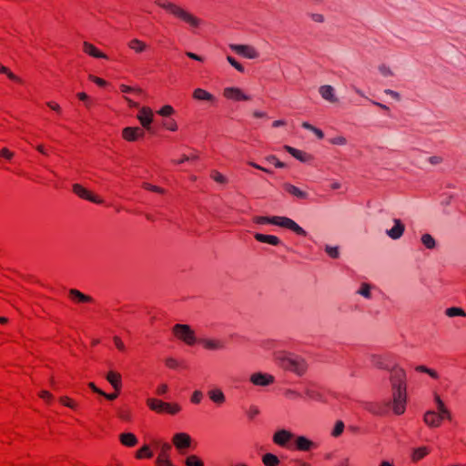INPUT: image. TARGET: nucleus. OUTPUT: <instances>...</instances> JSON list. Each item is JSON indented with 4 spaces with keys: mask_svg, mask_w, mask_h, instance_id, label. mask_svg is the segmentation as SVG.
Here are the masks:
<instances>
[{
    "mask_svg": "<svg viewBox=\"0 0 466 466\" xmlns=\"http://www.w3.org/2000/svg\"><path fill=\"white\" fill-rule=\"evenodd\" d=\"M392 411L396 415H401L406 410L408 401L407 374L404 369L395 366L392 368L390 377Z\"/></svg>",
    "mask_w": 466,
    "mask_h": 466,
    "instance_id": "nucleus-1",
    "label": "nucleus"
},
{
    "mask_svg": "<svg viewBox=\"0 0 466 466\" xmlns=\"http://www.w3.org/2000/svg\"><path fill=\"white\" fill-rule=\"evenodd\" d=\"M156 3L168 14L187 25L194 33L198 32L204 25L203 19L177 4L166 0H157Z\"/></svg>",
    "mask_w": 466,
    "mask_h": 466,
    "instance_id": "nucleus-2",
    "label": "nucleus"
},
{
    "mask_svg": "<svg viewBox=\"0 0 466 466\" xmlns=\"http://www.w3.org/2000/svg\"><path fill=\"white\" fill-rule=\"evenodd\" d=\"M274 360L280 368L293 372L299 377L305 375L309 368L307 361L302 357L286 351H276Z\"/></svg>",
    "mask_w": 466,
    "mask_h": 466,
    "instance_id": "nucleus-3",
    "label": "nucleus"
},
{
    "mask_svg": "<svg viewBox=\"0 0 466 466\" xmlns=\"http://www.w3.org/2000/svg\"><path fill=\"white\" fill-rule=\"evenodd\" d=\"M253 222L258 225L271 224L283 228L289 229L299 236H306L307 232L299 226L294 220L287 217L273 216H257L253 218Z\"/></svg>",
    "mask_w": 466,
    "mask_h": 466,
    "instance_id": "nucleus-4",
    "label": "nucleus"
},
{
    "mask_svg": "<svg viewBox=\"0 0 466 466\" xmlns=\"http://www.w3.org/2000/svg\"><path fill=\"white\" fill-rule=\"evenodd\" d=\"M148 408L156 412H166L169 415H176L181 411V406L176 402H165L158 399L148 398L147 400Z\"/></svg>",
    "mask_w": 466,
    "mask_h": 466,
    "instance_id": "nucleus-5",
    "label": "nucleus"
},
{
    "mask_svg": "<svg viewBox=\"0 0 466 466\" xmlns=\"http://www.w3.org/2000/svg\"><path fill=\"white\" fill-rule=\"evenodd\" d=\"M172 332L178 340L187 346H194L198 342L194 329L187 324H176Z\"/></svg>",
    "mask_w": 466,
    "mask_h": 466,
    "instance_id": "nucleus-6",
    "label": "nucleus"
},
{
    "mask_svg": "<svg viewBox=\"0 0 466 466\" xmlns=\"http://www.w3.org/2000/svg\"><path fill=\"white\" fill-rule=\"evenodd\" d=\"M222 96L225 99L233 102H248L251 96L238 86H227L223 89Z\"/></svg>",
    "mask_w": 466,
    "mask_h": 466,
    "instance_id": "nucleus-7",
    "label": "nucleus"
},
{
    "mask_svg": "<svg viewBox=\"0 0 466 466\" xmlns=\"http://www.w3.org/2000/svg\"><path fill=\"white\" fill-rule=\"evenodd\" d=\"M451 417V414H442L441 411L431 410L423 414V422L430 428H439L444 420H450Z\"/></svg>",
    "mask_w": 466,
    "mask_h": 466,
    "instance_id": "nucleus-8",
    "label": "nucleus"
},
{
    "mask_svg": "<svg viewBox=\"0 0 466 466\" xmlns=\"http://www.w3.org/2000/svg\"><path fill=\"white\" fill-rule=\"evenodd\" d=\"M137 119L141 127L146 130H150L155 119V112L148 106H142L138 107Z\"/></svg>",
    "mask_w": 466,
    "mask_h": 466,
    "instance_id": "nucleus-9",
    "label": "nucleus"
},
{
    "mask_svg": "<svg viewBox=\"0 0 466 466\" xmlns=\"http://www.w3.org/2000/svg\"><path fill=\"white\" fill-rule=\"evenodd\" d=\"M229 48L237 55L247 59H258L260 56L259 51L251 45H229Z\"/></svg>",
    "mask_w": 466,
    "mask_h": 466,
    "instance_id": "nucleus-10",
    "label": "nucleus"
},
{
    "mask_svg": "<svg viewBox=\"0 0 466 466\" xmlns=\"http://www.w3.org/2000/svg\"><path fill=\"white\" fill-rule=\"evenodd\" d=\"M145 130L141 127H126L121 131V137L128 142H137L145 137Z\"/></svg>",
    "mask_w": 466,
    "mask_h": 466,
    "instance_id": "nucleus-11",
    "label": "nucleus"
},
{
    "mask_svg": "<svg viewBox=\"0 0 466 466\" xmlns=\"http://www.w3.org/2000/svg\"><path fill=\"white\" fill-rule=\"evenodd\" d=\"M192 441L190 435L186 432H177L172 437L173 445L181 453L190 448Z\"/></svg>",
    "mask_w": 466,
    "mask_h": 466,
    "instance_id": "nucleus-12",
    "label": "nucleus"
},
{
    "mask_svg": "<svg viewBox=\"0 0 466 466\" xmlns=\"http://www.w3.org/2000/svg\"><path fill=\"white\" fill-rule=\"evenodd\" d=\"M73 192L79 198L88 200L92 203H96V204L103 203V199L99 196L94 194L93 192H91L87 188L84 187L80 184L73 185Z\"/></svg>",
    "mask_w": 466,
    "mask_h": 466,
    "instance_id": "nucleus-13",
    "label": "nucleus"
},
{
    "mask_svg": "<svg viewBox=\"0 0 466 466\" xmlns=\"http://www.w3.org/2000/svg\"><path fill=\"white\" fill-rule=\"evenodd\" d=\"M250 382L255 386H268L275 382V378L269 373L255 372L250 375Z\"/></svg>",
    "mask_w": 466,
    "mask_h": 466,
    "instance_id": "nucleus-14",
    "label": "nucleus"
},
{
    "mask_svg": "<svg viewBox=\"0 0 466 466\" xmlns=\"http://www.w3.org/2000/svg\"><path fill=\"white\" fill-rule=\"evenodd\" d=\"M198 342L207 350L218 351L225 349V343L216 338H202Z\"/></svg>",
    "mask_w": 466,
    "mask_h": 466,
    "instance_id": "nucleus-15",
    "label": "nucleus"
},
{
    "mask_svg": "<svg viewBox=\"0 0 466 466\" xmlns=\"http://www.w3.org/2000/svg\"><path fill=\"white\" fill-rule=\"evenodd\" d=\"M192 98L195 101L207 102L210 104H215L217 102V98L212 93L201 87H197L193 90Z\"/></svg>",
    "mask_w": 466,
    "mask_h": 466,
    "instance_id": "nucleus-16",
    "label": "nucleus"
},
{
    "mask_svg": "<svg viewBox=\"0 0 466 466\" xmlns=\"http://www.w3.org/2000/svg\"><path fill=\"white\" fill-rule=\"evenodd\" d=\"M83 52L97 59H108V56L106 53L98 49L95 45L90 42L85 41L82 45Z\"/></svg>",
    "mask_w": 466,
    "mask_h": 466,
    "instance_id": "nucleus-17",
    "label": "nucleus"
},
{
    "mask_svg": "<svg viewBox=\"0 0 466 466\" xmlns=\"http://www.w3.org/2000/svg\"><path fill=\"white\" fill-rule=\"evenodd\" d=\"M296 449L300 451H309L318 448V444L305 436H298L295 439Z\"/></svg>",
    "mask_w": 466,
    "mask_h": 466,
    "instance_id": "nucleus-18",
    "label": "nucleus"
},
{
    "mask_svg": "<svg viewBox=\"0 0 466 466\" xmlns=\"http://www.w3.org/2000/svg\"><path fill=\"white\" fill-rule=\"evenodd\" d=\"M284 149L300 162L308 163L313 160V157L305 151L297 149L290 146H284Z\"/></svg>",
    "mask_w": 466,
    "mask_h": 466,
    "instance_id": "nucleus-19",
    "label": "nucleus"
},
{
    "mask_svg": "<svg viewBox=\"0 0 466 466\" xmlns=\"http://www.w3.org/2000/svg\"><path fill=\"white\" fill-rule=\"evenodd\" d=\"M293 438L294 435L292 432L286 430H280L274 433L273 441L279 446H286Z\"/></svg>",
    "mask_w": 466,
    "mask_h": 466,
    "instance_id": "nucleus-20",
    "label": "nucleus"
},
{
    "mask_svg": "<svg viewBox=\"0 0 466 466\" xmlns=\"http://www.w3.org/2000/svg\"><path fill=\"white\" fill-rule=\"evenodd\" d=\"M282 187L285 192L297 198L298 199L305 200L309 198V194L306 191L301 190L291 183L286 182L282 185Z\"/></svg>",
    "mask_w": 466,
    "mask_h": 466,
    "instance_id": "nucleus-21",
    "label": "nucleus"
},
{
    "mask_svg": "<svg viewBox=\"0 0 466 466\" xmlns=\"http://www.w3.org/2000/svg\"><path fill=\"white\" fill-rule=\"evenodd\" d=\"M127 47L132 50L135 54H142L149 48V46L139 38H131L127 42Z\"/></svg>",
    "mask_w": 466,
    "mask_h": 466,
    "instance_id": "nucleus-22",
    "label": "nucleus"
},
{
    "mask_svg": "<svg viewBox=\"0 0 466 466\" xmlns=\"http://www.w3.org/2000/svg\"><path fill=\"white\" fill-rule=\"evenodd\" d=\"M319 93L324 100H326L329 103H337L338 102V98L335 95V89L330 85H324V86H319Z\"/></svg>",
    "mask_w": 466,
    "mask_h": 466,
    "instance_id": "nucleus-23",
    "label": "nucleus"
},
{
    "mask_svg": "<svg viewBox=\"0 0 466 466\" xmlns=\"http://www.w3.org/2000/svg\"><path fill=\"white\" fill-rule=\"evenodd\" d=\"M106 379L116 391L120 390L122 387V376L119 372L109 370L106 376Z\"/></svg>",
    "mask_w": 466,
    "mask_h": 466,
    "instance_id": "nucleus-24",
    "label": "nucleus"
},
{
    "mask_svg": "<svg viewBox=\"0 0 466 466\" xmlns=\"http://www.w3.org/2000/svg\"><path fill=\"white\" fill-rule=\"evenodd\" d=\"M404 229V224L400 219L395 218L393 228L387 230L386 233L390 238L398 239L403 235Z\"/></svg>",
    "mask_w": 466,
    "mask_h": 466,
    "instance_id": "nucleus-25",
    "label": "nucleus"
},
{
    "mask_svg": "<svg viewBox=\"0 0 466 466\" xmlns=\"http://www.w3.org/2000/svg\"><path fill=\"white\" fill-rule=\"evenodd\" d=\"M208 396L209 400L217 404V405H222L226 402V396L221 389L219 388H214L208 391Z\"/></svg>",
    "mask_w": 466,
    "mask_h": 466,
    "instance_id": "nucleus-26",
    "label": "nucleus"
},
{
    "mask_svg": "<svg viewBox=\"0 0 466 466\" xmlns=\"http://www.w3.org/2000/svg\"><path fill=\"white\" fill-rule=\"evenodd\" d=\"M120 443L128 448L135 447L138 443V439L132 432H123L118 436Z\"/></svg>",
    "mask_w": 466,
    "mask_h": 466,
    "instance_id": "nucleus-27",
    "label": "nucleus"
},
{
    "mask_svg": "<svg viewBox=\"0 0 466 466\" xmlns=\"http://www.w3.org/2000/svg\"><path fill=\"white\" fill-rule=\"evenodd\" d=\"M370 361L372 365L378 369L388 370L390 368L388 357L385 355L373 354L370 357Z\"/></svg>",
    "mask_w": 466,
    "mask_h": 466,
    "instance_id": "nucleus-28",
    "label": "nucleus"
},
{
    "mask_svg": "<svg viewBox=\"0 0 466 466\" xmlns=\"http://www.w3.org/2000/svg\"><path fill=\"white\" fill-rule=\"evenodd\" d=\"M254 238L258 242L267 243L271 246H279V244H281V240L278 237L273 236V235L256 233L254 235Z\"/></svg>",
    "mask_w": 466,
    "mask_h": 466,
    "instance_id": "nucleus-29",
    "label": "nucleus"
},
{
    "mask_svg": "<svg viewBox=\"0 0 466 466\" xmlns=\"http://www.w3.org/2000/svg\"><path fill=\"white\" fill-rule=\"evenodd\" d=\"M303 396L309 400L319 401L322 400L321 392L313 386H307L303 390Z\"/></svg>",
    "mask_w": 466,
    "mask_h": 466,
    "instance_id": "nucleus-30",
    "label": "nucleus"
},
{
    "mask_svg": "<svg viewBox=\"0 0 466 466\" xmlns=\"http://www.w3.org/2000/svg\"><path fill=\"white\" fill-rule=\"evenodd\" d=\"M156 447L158 450L157 458H169V453L171 451V444L166 441H156Z\"/></svg>",
    "mask_w": 466,
    "mask_h": 466,
    "instance_id": "nucleus-31",
    "label": "nucleus"
},
{
    "mask_svg": "<svg viewBox=\"0 0 466 466\" xmlns=\"http://www.w3.org/2000/svg\"><path fill=\"white\" fill-rule=\"evenodd\" d=\"M430 452V449L426 446H420L412 450L411 460L417 462L427 456Z\"/></svg>",
    "mask_w": 466,
    "mask_h": 466,
    "instance_id": "nucleus-32",
    "label": "nucleus"
},
{
    "mask_svg": "<svg viewBox=\"0 0 466 466\" xmlns=\"http://www.w3.org/2000/svg\"><path fill=\"white\" fill-rule=\"evenodd\" d=\"M70 299L77 303H86L91 301V298L81 293L76 289L70 290Z\"/></svg>",
    "mask_w": 466,
    "mask_h": 466,
    "instance_id": "nucleus-33",
    "label": "nucleus"
},
{
    "mask_svg": "<svg viewBox=\"0 0 466 466\" xmlns=\"http://www.w3.org/2000/svg\"><path fill=\"white\" fill-rule=\"evenodd\" d=\"M59 402L73 410H76L79 407L77 401L68 396H61L59 398Z\"/></svg>",
    "mask_w": 466,
    "mask_h": 466,
    "instance_id": "nucleus-34",
    "label": "nucleus"
},
{
    "mask_svg": "<svg viewBox=\"0 0 466 466\" xmlns=\"http://www.w3.org/2000/svg\"><path fill=\"white\" fill-rule=\"evenodd\" d=\"M262 461L265 466H278L279 463V458L272 453H266L262 457Z\"/></svg>",
    "mask_w": 466,
    "mask_h": 466,
    "instance_id": "nucleus-35",
    "label": "nucleus"
},
{
    "mask_svg": "<svg viewBox=\"0 0 466 466\" xmlns=\"http://www.w3.org/2000/svg\"><path fill=\"white\" fill-rule=\"evenodd\" d=\"M434 402L436 404V410L438 411L442 412V414H451L449 409L444 404L443 400L441 399V396L437 393L434 394Z\"/></svg>",
    "mask_w": 466,
    "mask_h": 466,
    "instance_id": "nucleus-36",
    "label": "nucleus"
},
{
    "mask_svg": "<svg viewBox=\"0 0 466 466\" xmlns=\"http://www.w3.org/2000/svg\"><path fill=\"white\" fill-rule=\"evenodd\" d=\"M175 112V108L171 105H164L157 111V114L162 117H169Z\"/></svg>",
    "mask_w": 466,
    "mask_h": 466,
    "instance_id": "nucleus-37",
    "label": "nucleus"
},
{
    "mask_svg": "<svg viewBox=\"0 0 466 466\" xmlns=\"http://www.w3.org/2000/svg\"><path fill=\"white\" fill-rule=\"evenodd\" d=\"M153 456L152 451L148 445H144L136 453L137 459L151 458Z\"/></svg>",
    "mask_w": 466,
    "mask_h": 466,
    "instance_id": "nucleus-38",
    "label": "nucleus"
},
{
    "mask_svg": "<svg viewBox=\"0 0 466 466\" xmlns=\"http://www.w3.org/2000/svg\"><path fill=\"white\" fill-rule=\"evenodd\" d=\"M163 127L170 132H177L178 130V124L175 119H168L162 123Z\"/></svg>",
    "mask_w": 466,
    "mask_h": 466,
    "instance_id": "nucleus-39",
    "label": "nucleus"
},
{
    "mask_svg": "<svg viewBox=\"0 0 466 466\" xmlns=\"http://www.w3.org/2000/svg\"><path fill=\"white\" fill-rule=\"evenodd\" d=\"M210 177L218 184L225 185L228 183V178L222 173L217 170L211 171Z\"/></svg>",
    "mask_w": 466,
    "mask_h": 466,
    "instance_id": "nucleus-40",
    "label": "nucleus"
},
{
    "mask_svg": "<svg viewBox=\"0 0 466 466\" xmlns=\"http://www.w3.org/2000/svg\"><path fill=\"white\" fill-rule=\"evenodd\" d=\"M421 242L422 244L430 249H432L435 248L436 242L434 238L430 234H424L421 237Z\"/></svg>",
    "mask_w": 466,
    "mask_h": 466,
    "instance_id": "nucleus-41",
    "label": "nucleus"
},
{
    "mask_svg": "<svg viewBox=\"0 0 466 466\" xmlns=\"http://www.w3.org/2000/svg\"><path fill=\"white\" fill-rule=\"evenodd\" d=\"M284 396L289 400H298L302 398V394L294 389H286L284 391Z\"/></svg>",
    "mask_w": 466,
    "mask_h": 466,
    "instance_id": "nucleus-42",
    "label": "nucleus"
},
{
    "mask_svg": "<svg viewBox=\"0 0 466 466\" xmlns=\"http://www.w3.org/2000/svg\"><path fill=\"white\" fill-rule=\"evenodd\" d=\"M187 466H203V461L196 455H190L186 459Z\"/></svg>",
    "mask_w": 466,
    "mask_h": 466,
    "instance_id": "nucleus-43",
    "label": "nucleus"
},
{
    "mask_svg": "<svg viewBox=\"0 0 466 466\" xmlns=\"http://www.w3.org/2000/svg\"><path fill=\"white\" fill-rule=\"evenodd\" d=\"M344 423L341 420L336 421L331 435L335 438L340 436L344 431Z\"/></svg>",
    "mask_w": 466,
    "mask_h": 466,
    "instance_id": "nucleus-44",
    "label": "nucleus"
},
{
    "mask_svg": "<svg viewBox=\"0 0 466 466\" xmlns=\"http://www.w3.org/2000/svg\"><path fill=\"white\" fill-rule=\"evenodd\" d=\"M119 90L123 94H129V93L140 94L142 92V90L140 88H136V87L125 85V84H121L119 86Z\"/></svg>",
    "mask_w": 466,
    "mask_h": 466,
    "instance_id": "nucleus-45",
    "label": "nucleus"
},
{
    "mask_svg": "<svg viewBox=\"0 0 466 466\" xmlns=\"http://www.w3.org/2000/svg\"><path fill=\"white\" fill-rule=\"evenodd\" d=\"M227 60L237 71H238L239 73H244V66L239 62H238L233 56H228Z\"/></svg>",
    "mask_w": 466,
    "mask_h": 466,
    "instance_id": "nucleus-46",
    "label": "nucleus"
},
{
    "mask_svg": "<svg viewBox=\"0 0 466 466\" xmlns=\"http://www.w3.org/2000/svg\"><path fill=\"white\" fill-rule=\"evenodd\" d=\"M446 315L448 317L465 316V312L460 308H449L446 309Z\"/></svg>",
    "mask_w": 466,
    "mask_h": 466,
    "instance_id": "nucleus-47",
    "label": "nucleus"
},
{
    "mask_svg": "<svg viewBox=\"0 0 466 466\" xmlns=\"http://www.w3.org/2000/svg\"><path fill=\"white\" fill-rule=\"evenodd\" d=\"M203 400V393L201 390H194L190 397V401L193 404H199Z\"/></svg>",
    "mask_w": 466,
    "mask_h": 466,
    "instance_id": "nucleus-48",
    "label": "nucleus"
},
{
    "mask_svg": "<svg viewBox=\"0 0 466 466\" xmlns=\"http://www.w3.org/2000/svg\"><path fill=\"white\" fill-rule=\"evenodd\" d=\"M88 79H89L91 82H93V83H95L96 85H97L98 86H100V87H105V86H107V84H108L105 79H103V78H101V77H98V76H95V75H92V74H90V75L88 76Z\"/></svg>",
    "mask_w": 466,
    "mask_h": 466,
    "instance_id": "nucleus-49",
    "label": "nucleus"
},
{
    "mask_svg": "<svg viewBox=\"0 0 466 466\" xmlns=\"http://www.w3.org/2000/svg\"><path fill=\"white\" fill-rule=\"evenodd\" d=\"M142 187L146 190H148V191H152V192H156V193H159V194H163L164 193V189L157 187V186H155V185H152V184H149L147 182H144L142 184Z\"/></svg>",
    "mask_w": 466,
    "mask_h": 466,
    "instance_id": "nucleus-50",
    "label": "nucleus"
},
{
    "mask_svg": "<svg viewBox=\"0 0 466 466\" xmlns=\"http://www.w3.org/2000/svg\"><path fill=\"white\" fill-rule=\"evenodd\" d=\"M165 365L168 369L175 370V369H177L179 367V361L177 359L173 358V357H169V358H167L165 360Z\"/></svg>",
    "mask_w": 466,
    "mask_h": 466,
    "instance_id": "nucleus-51",
    "label": "nucleus"
},
{
    "mask_svg": "<svg viewBox=\"0 0 466 466\" xmlns=\"http://www.w3.org/2000/svg\"><path fill=\"white\" fill-rule=\"evenodd\" d=\"M310 20L317 24H322L325 22V16L324 15L320 13H311L309 15Z\"/></svg>",
    "mask_w": 466,
    "mask_h": 466,
    "instance_id": "nucleus-52",
    "label": "nucleus"
},
{
    "mask_svg": "<svg viewBox=\"0 0 466 466\" xmlns=\"http://www.w3.org/2000/svg\"><path fill=\"white\" fill-rule=\"evenodd\" d=\"M329 142L332 145L344 146L347 144V138L343 136H337L330 138Z\"/></svg>",
    "mask_w": 466,
    "mask_h": 466,
    "instance_id": "nucleus-53",
    "label": "nucleus"
},
{
    "mask_svg": "<svg viewBox=\"0 0 466 466\" xmlns=\"http://www.w3.org/2000/svg\"><path fill=\"white\" fill-rule=\"evenodd\" d=\"M359 293L363 297L370 299V286L369 284L363 283L359 290Z\"/></svg>",
    "mask_w": 466,
    "mask_h": 466,
    "instance_id": "nucleus-54",
    "label": "nucleus"
},
{
    "mask_svg": "<svg viewBox=\"0 0 466 466\" xmlns=\"http://www.w3.org/2000/svg\"><path fill=\"white\" fill-rule=\"evenodd\" d=\"M0 157L11 160L14 157V153L7 147H3L0 150Z\"/></svg>",
    "mask_w": 466,
    "mask_h": 466,
    "instance_id": "nucleus-55",
    "label": "nucleus"
},
{
    "mask_svg": "<svg viewBox=\"0 0 466 466\" xmlns=\"http://www.w3.org/2000/svg\"><path fill=\"white\" fill-rule=\"evenodd\" d=\"M5 75H6L10 80H12L15 83H18V84L24 83L23 79L21 77H19L18 76L15 75L13 72H11L9 68Z\"/></svg>",
    "mask_w": 466,
    "mask_h": 466,
    "instance_id": "nucleus-56",
    "label": "nucleus"
},
{
    "mask_svg": "<svg viewBox=\"0 0 466 466\" xmlns=\"http://www.w3.org/2000/svg\"><path fill=\"white\" fill-rule=\"evenodd\" d=\"M168 391V386L166 383L159 384L156 389V393L159 396L165 395Z\"/></svg>",
    "mask_w": 466,
    "mask_h": 466,
    "instance_id": "nucleus-57",
    "label": "nucleus"
},
{
    "mask_svg": "<svg viewBox=\"0 0 466 466\" xmlns=\"http://www.w3.org/2000/svg\"><path fill=\"white\" fill-rule=\"evenodd\" d=\"M114 344L116 348L120 351H126V345L119 337L114 338Z\"/></svg>",
    "mask_w": 466,
    "mask_h": 466,
    "instance_id": "nucleus-58",
    "label": "nucleus"
},
{
    "mask_svg": "<svg viewBox=\"0 0 466 466\" xmlns=\"http://www.w3.org/2000/svg\"><path fill=\"white\" fill-rule=\"evenodd\" d=\"M157 466H174L169 458H157Z\"/></svg>",
    "mask_w": 466,
    "mask_h": 466,
    "instance_id": "nucleus-59",
    "label": "nucleus"
},
{
    "mask_svg": "<svg viewBox=\"0 0 466 466\" xmlns=\"http://www.w3.org/2000/svg\"><path fill=\"white\" fill-rule=\"evenodd\" d=\"M326 252L328 253V255L331 258H338L339 256V250H338V248L336 247H329L327 246L326 247Z\"/></svg>",
    "mask_w": 466,
    "mask_h": 466,
    "instance_id": "nucleus-60",
    "label": "nucleus"
},
{
    "mask_svg": "<svg viewBox=\"0 0 466 466\" xmlns=\"http://www.w3.org/2000/svg\"><path fill=\"white\" fill-rule=\"evenodd\" d=\"M39 397L47 402H51L53 400V395L47 390L40 391Z\"/></svg>",
    "mask_w": 466,
    "mask_h": 466,
    "instance_id": "nucleus-61",
    "label": "nucleus"
},
{
    "mask_svg": "<svg viewBox=\"0 0 466 466\" xmlns=\"http://www.w3.org/2000/svg\"><path fill=\"white\" fill-rule=\"evenodd\" d=\"M268 160L272 162L276 167L282 168L285 167V164L279 161L276 157L270 156L268 157Z\"/></svg>",
    "mask_w": 466,
    "mask_h": 466,
    "instance_id": "nucleus-62",
    "label": "nucleus"
},
{
    "mask_svg": "<svg viewBox=\"0 0 466 466\" xmlns=\"http://www.w3.org/2000/svg\"><path fill=\"white\" fill-rule=\"evenodd\" d=\"M46 106L53 111H56L57 113H60L61 112V106H59L58 103L55 102V101H48L46 103Z\"/></svg>",
    "mask_w": 466,
    "mask_h": 466,
    "instance_id": "nucleus-63",
    "label": "nucleus"
},
{
    "mask_svg": "<svg viewBox=\"0 0 466 466\" xmlns=\"http://www.w3.org/2000/svg\"><path fill=\"white\" fill-rule=\"evenodd\" d=\"M252 116L255 118H268V114L262 110H254L252 112Z\"/></svg>",
    "mask_w": 466,
    "mask_h": 466,
    "instance_id": "nucleus-64",
    "label": "nucleus"
}]
</instances>
